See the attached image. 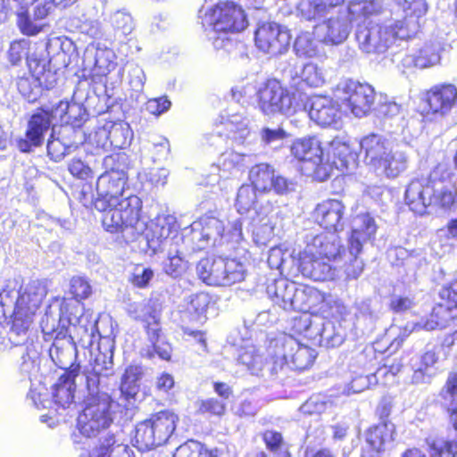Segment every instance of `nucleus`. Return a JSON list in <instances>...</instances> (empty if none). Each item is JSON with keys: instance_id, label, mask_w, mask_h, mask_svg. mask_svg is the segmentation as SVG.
<instances>
[{"instance_id": "nucleus-1", "label": "nucleus", "mask_w": 457, "mask_h": 457, "mask_svg": "<svg viewBox=\"0 0 457 457\" xmlns=\"http://www.w3.org/2000/svg\"><path fill=\"white\" fill-rule=\"evenodd\" d=\"M115 159V155L104 157L103 164L110 170L103 173L96 182L98 197L95 201V207L104 212L103 226L110 233H127L132 238L146 230L145 238L149 248L158 252L171 234L177 232L176 217L159 214L147 228L141 216L142 200L133 194L124 195L128 175L123 170L112 168Z\"/></svg>"}, {"instance_id": "nucleus-2", "label": "nucleus", "mask_w": 457, "mask_h": 457, "mask_svg": "<svg viewBox=\"0 0 457 457\" xmlns=\"http://www.w3.org/2000/svg\"><path fill=\"white\" fill-rule=\"evenodd\" d=\"M455 197L451 173L444 165H437L428 178L411 180L405 190L406 204L412 212L420 215L428 207L449 209Z\"/></svg>"}, {"instance_id": "nucleus-3", "label": "nucleus", "mask_w": 457, "mask_h": 457, "mask_svg": "<svg viewBox=\"0 0 457 457\" xmlns=\"http://www.w3.org/2000/svg\"><path fill=\"white\" fill-rule=\"evenodd\" d=\"M79 378L87 381V387H85L84 409L78 418V428L83 436L95 437L113 422L115 403L103 388L96 387V377Z\"/></svg>"}, {"instance_id": "nucleus-4", "label": "nucleus", "mask_w": 457, "mask_h": 457, "mask_svg": "<svg viewBox=\"0 0 457 457\" xmlns=\"http://www.w3.org/2000/svg\"><path fill=\"white\" fill-rule=\"evenodd\" d=\"M359 145L365 164L380 175L394 179L407 169L408 155L403 151L394 150L393 143L383 135L364 136Z\"/></svg>"}, {"instance_id": "nucleus-5", "label": "nucleus", "mask_w": 457, "mask_h": 457, "mask_svg": "<svg viewBox=\"0 0 457 457\" xmlns=\"http://www.w3.org/2000/svg\"><path fill=\"white\" fill-rule=\"evenodd\" d=\"M202 25L214 48L228 51L233 43L227 34L244 30L248 21L242 7L232 2H226L206 11L202 17Z\"/></svg>"}, {"instance_id": "nucleus-6", "label": "nucleus", "mask_w": 457, "mask_h": 457, "mask_svg": "<svg viewBox=\"0 0 457 457\" xmlns=\"http://www.w3.org/2000/svg\"><path fill=\"white\" fill-rule=\"evenodd\" d=\"M378 10V4L371 0L351 2L347 10H339L318 24L315 27V33L323 44L338 46L347 39L351 31V21L357 22L362 15L373 14Z\"/></svg>"}, {"instance_id": "nucleus-7", "label": "nucleus", "mask_w": 457, "mask_h": 457, "mask_svg": "<svg viewBox=\"0 0 457 457\" xmlns=\"http://www.w3.org/2000/svg\"><path fill=\"white\" fill-rule=\"evenodd\" d=\"M70 292L74 296L73 299L64 298L60 305V320L63 326L65 324L73 327L81 334L82 337H87L89 344L92 345V339L95 337L96 330V320L92 314L84 313L83 308L79 304L81 300L88 298L92 294V287L89 281L82 277H74L71 279Z\"/></svg>"}, {"instance_id": "nucleus-8", "label": "nucleus", "mask_w": 457, "mask_h": 457, "mask_svg": "<svg viewBox=\"0 0 457 457\" xmlns=\"http://www.w3.org/2000/svg\"><path fill=\"white\" fill-rule=\"evenodd\" d=\"M362 15L357 21L355 38L359 48L366 54H381L386 52L397 39H407L408 29L401 22L386 25L374 24L370 17Z\"/></svg>"}, {"instance_id": "nucleus-9", "label": "nucleus", "mask_w": 457, "mask_h": 457, "mask_svg": "<svg viewBox=\"0 0 457 457\" xmlns=\"http://www.w3.org/2000/svg\"><path fill=\"white\" fill-rule=\"evenodd\" d=\"M196 273L207 285L226 287L243 281L246 269L237 259L204 258L197 263Z\"/></svg>"}, {"instance_id": "nucleus-10", "label": "nucleus", "mask_w": 457, "mask_h": 457, "mask_svg": "<svg viewBox=\"0 0 457 457\" xmlns=\"http://www.w3.org/2000/svg\"><path fill=\"white\" fill-rule=\"evenodd\" d=\"M439 295L440 302L433 308L430 319L424 322L408 323L403 328L401 342L413 331L442 329L457 318V278L444 287Z\"/></svg>"}, {"instance_id": "nucleus-11", "label": "nucleus", "mask_w": 457, "mask_h": 457, "mask_svg": "<svg viewBox=\"0 0 457 457\" xmlns=\"http://www.w3.org/2000/svg\"><path fill=\"white\" fill-rule=\"evenodd\" d=\"M272 354L271 372L278 373L285 367L303 370L309 368L316 358L314 349L299 344L294 337H288L279 343L277 341Z\"/></svg>"}, {"instance_id": "nucleus-12", "label": "nucleus", "mask_w": 457, "mask_h": 457, "mask_svg": "<svg viewBox=\"0 0 457 457\" xmlns=\"http://www.w3.org/2000/svg\"><path fill=\"white\" fill-rule=\"evenodd\" d=\"M291 154L306 165V172L319 180L329 177L330 165L325 160L320 141L316 137L296 138L290 147Z\"/></svg>"}, {"instance_id": "nucleus-13", "label": "nucleus", "mask_w": 457, "mask_h": 457, "mask_svg": "<svg viewBox=\"0 0 457 457\" xmlns=\"http://www.w3.org/2000/svg\"><path fill=\"white\" fill-rule=\"evenodd\" d=\"M258 104L260 109L266 114L291 115L301 108L297 94L290 93L276 79L269 80L264 87L260 89Z\"/></svg>"}, {"instance_id": "nucleus-14", "label": "nucleus", "mask_w": 457, "mask_h": 457, "mask_svg": "<svg viewBox=\"0 0 457 457\" xmlns=\"http://www.w3.org/2000/svg\"><path fill=\"white\" fill-rule=\"evenodd\" d=\"M337 96L351 113L361 118L371 110L375 100V92L373 87L368 84L349 79L337 86Z\"/></svg>"}, {"instance_id": "nucleus-15", "label": "nucleus", "mask_w": 457, "mask_h": 457, "mask_svg": "<svg viewBox=\"0 0 457 457\" xmlns=\"http://www.w3.org/2000/svg\"><path fill=\"white\" fill-rule=\"evenodd\" d=\"M267 294L274 304L285 311L305 312L307 287H299L295 282L280 278L267 286Z\"/></svg>"}, {"instance_id": "nucleus-16", "label": "nucleus", "mask_w": 457, "mask_h": 457, "mask_svg": "<svg viewBox=\"0 0 457 457\" xmlns=\"http://www.w3.org/2000/svg\"><path fill=\"white\" fill-rule=\"evenodd\" d=\"M113 347L114 345L112 338L109 337H100L96 349V352L92 350V354H94V362L88 367L84 368L82 370L81 368H79V374H78L76 378L79 381L85 382V387H87V381L80 379L79 378L83 377V378H87L95 376L97 378L96 387L103 388L101 385L102 378L107 377L112 372Z\"/></svg>"}, {"instance_id": "nucleus-17", "label": "nucleus", "mask_w": 457, "mask_h": 457, "mask_svg": "<svg viewBox=\"0 0 457 457\" xmlns=\"http://www.w3.org/2000/svg\"><path fill=\"white\" fill-rule=\"evenodd\" d=\"M140 313L136 316L137 319L147 322L146 333L147 338L153 350H146L145 355L152 358L156 353L161 359L168 361L171 356V346L163 338L158 323V313L152 309L149 304L140 303L137 305Z\"/></svg>"}, {"instance_id": "nucleus-18", "label": "nucleus", "mask_w": 457, "mask_h": 457, "mask_svg": "<svg viewBox=\"0 0 457 457\" xmlns=\"http://www.w3.org/2000/svg\"><path fill=\"white\" fill-rule=\"evenodd\" d=\"M32 71L31 77L21 78L17 82L20 93L29 101L35 102L41 95L42 87L49 89L55 83V77L50 71H46V63L37 60H29Z\"/></svg>"}, {"instance_id": "nucleus-19", "label": "nucleus", "mask_w": 457, "mask_h": 457, "mask_svg": "<svg viewBox=\"0 0 457 457\" xmlns=\"http://www.w3.org/2000/svg\"><path fill=\"white\" fill-rule=\"evenodd\" d=\"M287 29L276 22H264L255 31L256 46L264 53L277 55L284 53L290 44Z\"/></svg>"}, {"instance_id": "nucleus-20", "label": "nucleus", "mask_w": 457, "mask_h": 457, "mask_svg": "<svg viewBox=\"0 0 457 457\" xmlns=\"http://www.w3.org/2000/svg\"><path fill=\"white\" fill-rule=\"evenodd\" d=\"M305 107L309 108L311 120L321 127L336 125L341 119L337 102L329 96H312Z\"/></svg>"}, {"instance_id": "nucleus-21", "label": "nucleus", "mask_w": 457, "mask_h": 457, "mask_svg": "<svg viewBox=\"0 0 457 457\" xmlns=\"http://www.w3.org/2000/svg\"><path fill=\"white\" fill-rule=\"evenodd\" d=\"M307 308L304 312L320 314L325 319L336 318L342 315L345 306L336 296L326 295L316 288L307 287Z\"/></svg>"}, {"instance_id": "nucleus-22", "label": "nucleus", "mask_w": 457, "mask_h": 457, "mask_svg": "<svg viewBox=\"0 0 457 457\" xmlns=\"http://www.w3.org/2000/svg\"><path fill=\"white\" fill-rule=\"evenodd\" d=\"M52 126L49 113L47 112H39L33 114L29 120L25 137L17 140V147L21 152H30L32 148L42 145L46 133ZM54 125H53V130Z\"/></svg>"}, {"instance_id": "nucleus-23", "label": "nucleus", "mask_w": 457, "mask_h": 457, "mask_svg": "<svg viewBox=\"0 0 457 457\" xmlns=\"http://www.w3.org/2000/svg\"><path fill=\"white\" fill-rule=\"evenodd\" d=\"M345 205L337 199H328L318 204L312 212L313 220L325 229L337 232L344 228Z\"/></svg>"}, {"instance_id": "nucleus-24", "label": "nucleus", "mask_w": 457, "mask_h": 457, "mask_svg": "<svg viewBox=\"0 0 457 457\" xmlns=\"http://www.w3.org/2000/svg\"><path fill=\"white\" fill-rule=\"evenodd\" d=\"M307 253H316L320 257L328 262H339L344 256V252L339 237L334 233H324L312 237L307 241Z\"/></svg>"}, {"instance_id": "nucleus-25", "label": "nucleus", "mask_w": 457, "mask_h": 457, "mask_svg": "<svg viewBox=\"0 0 457 457\" xmlns=\"http://www.w3.org/2000/svg\"><path fill=\"white\" fill-rule=\"evenodd\" d=\"M299 269L304 277L314 280L333 279L337 270L316 253H307V248H304L299 254Z\"/></svg>"}, {"instance_id": "nucleus-26", "label": "nucleus", "mask_w": 457, "mask_h": 457, "mask_svg": "<svg viewBox=\"0 0 457 457\" xmlns=\"http://www.w3.org/2000/svg\"><path fill=\"white\" fill-rule=\"evenodd\" d=\"M427 102L432 113L445 116L457 106V88L452 84L435 86L428 92Z\"/></svg>"}, {"instance_id": "nucleus-27", "label": "nucleus", "mask_w": 457, "mask_h": 457, "mask_svg": "<svg viewBox=\"0 0 457 457\" xmlns=\"http://www.w3.org/2000/svg\"><path fill=\"white\" fill-rule=\"evenodd\" d=\"M328 156L330 170L333 166L342 171L355 166L356 155L350 145L349 139L345 137H336L330 141Z\"/></svg>"}, {"instance_id": "nucleus-28", "label": "nucleus", "mask_w": 457, "mask_h": 457, "mask_svg": "<svg viewBox=\"0 0 457 457\" xmlns=\"http://www.w3.org/2000/svg\"><path fill=\"white\" fill-rule=\"evenodd\" d=\"M222 120L221 125L233 144L248 148L251 145L250 120L241 113H234L225 119L222 117Z\"/></svg>"}, {"instance_id": "nucleus-29", "label": "nucleus", "mask_w": 457, "mask_h": 457, "mask_svg": "<svg viewBox=\"0 0 457 457\" xmlns=\"http://www.w3.org/2000/svg\"><path fill=\"white\" fill-rule=\"evenodd\" d=\"M78 374H79V368L73 367L62 375L54 386V401L62 408H66L73 403L76 387H85V382H80L76 378Z\"/></svg>"}, {"instance_id": "nucleus-30", "label": "nucleus", "mask_w": 457, "mask_h": 457, "mask_svg": "<svg viewBox=\"0 0 457 457\" xmlns=\"http://www.w3.org/2000/svg\"><path fill=\"white\" fill-rule=\"evenodd\" d=\"M193 239L198 240V247L204 248L208 245H215L224 232L223 222L215 217H204L198 222H194Z\"/></svg>"}, {"instance_id": "nucleus-31", "label": "nucleus", "mask_w": 457, "mask_h": 457, "mask_svg": "<svg viewBox=\"0 0 457 457\" xmlns=\"http://www.w3.org/2000/svg\"><path fill=\"white\" fill-rule=\"evenodd\" d=\"M46 294L45 284L39 280H33L21 288L15 308L35 315Z\"/></svg>"}, {"instance_id": "nucleus-32", "label": "nucleus", "mask_w": 457, "mask_h": 457, "mask_svg": "<svg viewBox=\"0 0 457 457\" xmlns=\"http://www.w3.org/2000/svg\"><path fill=\"white\" fill-rule=\"evenodd\" d=\"M251 151L252 149L248 147V150L245 152L228 149L222 153L217 164L220 177L228 179L236 177L242 172L247 165V159L250 156Z\"/></svg>"}, {"instance_id": "nucleus-33", "label": "nucleus", "mask_w": 457, "mask_h": 457, "mask_svg": "<svg viewBox=\"0 0 457 457\" xmlns=\"http://www.w3.org/2000/svg\"><path fill=\"white\" fill-rule=\"evenodd\" d=\"M345 0H300L298 15L306 21H317L331 14Z\"/></svg>"}, {"instance_id": "nucleus-34", "label": "nucleus", "mask_w": 457, "mask_h": 457, "mask_svg": "<svg viewBox=\"0 0 457 457\" xmlns=\"http://www.w3.org/2000/svg\"><path fill=\"white\" fill-rule=\"evenodd\" d=\"M377 225L370 214L359 215L353 221V227L349 238L352 251H361L362 245L370 240L376 234Z\"/></svg>"}, {"instance_id": "nucleus-35", "label": "nucleus", "mask_w": 457, "mask_h": 457, "mask_svg": "<svg viewBox=\"0 0 457 457\" xmlns=\"http://www.w3.org/2000/svg\"><path fill=\"white\" fill-rule=\"evenodd\" d=\"M49 355L52 361L60 369L71 370L73 367L79 365H73V361L76 356V347L70 339H56L49 349Z\"/></svg>"}, {"instance_id": "nucleus-36", "label": "nucleus", "mask_w": 457, "mask_h": 457, "mask_svg": "<svg viewBox=\"0 0 457 457\" xmlns=\"http://www.w3.org/2000/svg\"><path fill=\"white\" fill-rule=\"evenodd\" d=\"M403 11L405 13L403 21H396L403 24V28L408 29V38L420 27V19L422 18L428 11V4L424 0H404Z\"/></svg>"}, {"instance_id": "nucleus-37", "label": "nucleus", "mask_w": 457, "mask_h": 457, "mask_svg": "<svg viewBox=\"0 0 457 457\" xmlns=\"http://www.w3.org/2000/svg\"><path fill=\"white\" fill-rule=\"evenodd\" d=\"M178 416L170 411H162L153 414L148 420L161 444H164L176 428Z\"/></svg>"}, {"instance_id": "nucleus-38", "label": "nucleus", "mask_w": 457, "mask_h": 457, "mask_svg": "<svg viewBox=\"0 0 457 457\" xmlns=\"http://www.w3.org/2000/svg\"><path fill=\"white\" fill-rule=\"evenodd\" d=\"M320 43V40L315 39L310 32H303L296 37L294 50L299 57L320 58L324 56Z\"/></svg>"}, {"instance_id": "nucleus-39", "label": "nucleus", "mask_w": 457, "mask_h": 457, "mask_svg": "<svg viewBox=\"0 0 457 457\" xmlns=\"http://www.w3.org/2000/svg\"><path fill=\"white\" fill-rule=\"evenodd\" d=\"M237 362L253 375H258L263 369L265 361L255 345L246 344L241 346L237 353Z\"/></svg>"}, {"instance_id": "nucleus-40", "label": "nucleus", "mask_w": 457, "mask_h": 457, "mask_svg": "<svg viewBox=\"0 0 457 457\" xmlns=\"http://www.w3.org/2000/svg\"><path fill=\"white\" fill-rule=\"evenodd\" d=\"M394 434V425L391 423H380L370 428L366 433V441L377 453L384 450L386 443L391 442Z\"/></svg>"}, {"instance_id": "nucleus-41", "label": "nucleus", "mask_w": 457, "mask_h": 457, "mask_svg": "<svg viewBox=\"0 0 457 457\" xmlns=\"http://www.w3.org/2000/svg\"><path fill=\"white\" fill-rule=\"evenodd\" d=\"M274 173L272 167L267 163H260L252 167L249 171L251 186L259 192L266 193L270 191Z\"/></svg>"}, {"instance_id": "nucleus-42", "label": "nucleus", "mask_w": 457, "mask_h": 457, "mask_svg": "<svg viewBox=\"0 0 457 457\" xmlns=\"http://www.w3.org/2000/svg\"><path fill=\"white\" fill-rule=\"evenodd\" d=\"M86 54L87 58L89 55L94 58L96 72L99 75H105L115 67V54L110 48L99 46L87 48Z\"/></svg>"}, {"instance_id": "nucleus-43", "label": "nucleus", "mask_w": 457, "mask_h": 457, "mask_svg": "<svg viewBox=\"0 0 457 457\" xmlns=\"http://www.w3.org/2000/svg\"><path fill=\"white\" fill-rule=\"evenodd\" d=\"M142 368L137 365H129L122 375L120 390L127 399L134 398L139 391V380L142 377Z\"/></svg>"}, {"instance_id": "nucleus-44", "label": "nucleus", "mask_w": 457, "mask_h": 457, "mask_svg": "<svg viewBox=\"0 0 457 457\" xmlns=\"http://www.w3.org/2000/svg\"><path fill=\"white\" fill-rule=\"evenodd\" d=\"M361 251H352V247L349 246L347 252H344V256L339 262H344V264L338 266V271H342L345 279H356L363 271V262L358 258V254Z\"/></svg>"}, {"instance_id": "nucleus-45", "label": "nucleus", "mask_w": 457, "mask_h": 457, "mask_svg": "<svg viewBox=\"0 0 457 457\" xmlns=\"http://www.w3.org/2000/svg\"><path fill=\"white\" fill-rule=\"evenodd\" d=\"M135 441L137 447L142 451L162 445L148 420L140 422L136 427Z\"/></svg>"}, {"instance_id": "nucleus-46", "label": "nucleus", "mask_w": 457, "mask_h": 457, "mask_svg": "<svg viewBox=\"0 0 457 457\" xmlns=\"http://www.w3.org/2000/svg\"><path fill=\"white\" fill-rule=\"evenodd\" d=\"M430 457H457V441L444 437L427 439Z\"/></svg>"}, {"instance_id": "nucleus-47", "label": "nucleus", "mask_w": 457, "mask_h": 457, "mask_svg": "<svg viewBox=\"0 0 457 457\" xmlns=\"http://www.w3.org/2000/svg\"><path fill=\"white\" fill-rule=\"evenodd\" d=\"M93 457H130L129 446L122 443H118L113 436L106 437L96 448Z\"/></svg>"}, {"instance_id": "nucleus-48", "label": "nucleus", "mask_w": 457, "mask_h": 457, "mask_svg": "<svg viewBox=\"0 0 457 457\" xmlns=\"http://www.w3.org/2000/svg\"><path fill=\"white\" fill-rule=\"evenodd\" d=\"M108 129L110 146L121 149L129 145L133 133L129 123L123 121L115 122Z\"/></svg>"}, {"instance_id": "nucleus-49", "label": "nucleus", "mask_w": 457, "mask_h": 457, "mask_svg": "<svg viewBox=\"0 0 457 457\" xmlns=\"http://www.w3.org/2000/svg\"><path fill=\"white\" fill-rule=\"evenodd\" d=\"M439 49L440 46L437 44H426L413 57L414 66L425 69L439 63L441 59Z\"/></svg>"}, {"instance_id": "nucleus-50", "label": "nucleus", "mask_w": 457, "mask_h": 457, "mask_svg": "<svg viewBox=\"0 0 457 457\" xmlns=\"http://www.w3.org/2000/svg\"><path fill=\"white\" fill-rule=\"evenodd\" d=\"M256 191L253 186L249 184L242 185L237 194L235 207L241 214L247 213L257 203Z\"/></svg>"}, {"instance_id": "nucleus-51", "label": "nucleus", "mask_w": 457, "mask_h": 457, "mask_svg": "<svg viewBox=\"0 0 457 457\" xmlns=\"http://www.w3.org/2000/svg\"><path fill=\"white\" fill-rule=\"evenodd\" d=\"M386 369H378V370L369 376H357L353 378L351 383L346 386L343 391L345 395L358 394L369 388L371 385H376L381 375L386 373Z\"/></svg>"}, {"instance_id": "nucleus-52", "label": "nucleus", "mask_w": 457, "mask_h": 457, "mask_svg": "<svg viewBox=\"0 0 457 457\" xmlns=\"http://www.w3.org/2000/svg\"><path fill=\"white\" fill-rule=\"evenodd\" d=\"M174 457H218L216 451L207 449L201 443L189 440L179 445L173 455Z\"/></svg>"}, {"instance_id": "nucleus-53", "label": "nucleus", "mask_w": 457, "mask_h": 457, "mask_svg": "<svg viewBox=\"0 0 457 457\" xmlns=\"http://www.w3.org/2000/svg\"><path fill=\"white\" fill-rule=\"evenodd\" d=\"M301 78L311 87H322L327 81L325 70L314 62H308L303 66Z\"/></svg>"}, {"instance_id": "nucleus-54", "label": "nucleus", "mask_w": 457, "mask_h": 457, "mask_svg": "<svg viewBox=\"0 0 457 457\" xmlns=\"http://www.w3.org/2000/svg\"><path fill=\"white\" fill-rule=\"evenodd\" d=\"M211 303V297L208 294L201 292L190 295L186 300V310L193 316V319L201 320Z\"/></svg>"}, {"instance_id": "nucleus-55", "label": "nucleus", "mask_w": 457, "mask_h": 457, "mask_svg": "<svg viewBox=\"0 0 457 457\" xmlns=\"http://www.w3.org/2000/svg\"><path fill=\"white\" fill-rule=\"evenodd\" d=\"M17 24L23 34L34 36L46 27L45 21H38L35 17L31 18L27 14V8L17 10Z\"/></svg>"}, {"instance_id": "nucleus-56", "label": "nucleus", "mask_w": 457, "mask_h": 457, "mask_svg": "<svg viewBox=\"0 0 457 457\" xmlns=\"http://www.w3.org/2000/svg\"><path fill=\"white\" fill-rule=\"evenodd\" d=\"M287 133L280 127L277 128H262L260 131V138L263 145L274 148L282 145L283 141L287 137Z\"/></svg>"}, {"instance_id": "nucleus-57", "label": "nucleus", "mask_w": 457, "mask_h": 457, "mask_svg": "<svg viewBox=\"0 0 457 457\" xmlns=\"http://www.w3.org/2000/svg\"><path fill=\"white\" fill-rule=\"evenodd\" d=\"M260 222L253 230V240L259 245H266L274 237V225L267 215Z\"/></svg>"}, {"instance_id": "nucleus-58", "label": "nucleus", "mask_w": 457, "mask_h": 457, "mask_svg": "<svg viewBox=\"0 0 457 457\" xmlns=\"http://www.w3.org/2000/svg\"><path fill=\"white\" fill-rule=\"evenodd\" d=\"M111 22L113 29L124 36L129 35L135 28L131 15L121 11L112 15Z\"/></svg>"}, {"instance_id": "nucleus-59", "label": "nucleus", "mask_w": 457, "mask_h": 457, "mask_svg": "<svg viewBox=\"0 0 457 457\" xmlns=\"http://www.w3.org/2000/svg\"><path fill=\"white\" fill-rule=\"evenodd\" d=\"M33 316L30 313L14 308L12 333L17 336L25 335L32 323Z\"/></svg>"}, {"instance_id": "nucleus-60", "label": "nucleus", "mask_w": 457, "mask_h": 457, "mask_svg": "<svg viewBox=\"0 0 457 457\" xmlns=\"http://www.w3.org/2000/svg\"><path fill=\"white\" fill-rule=\"evenodd\" d=\"M163 269L168 275L176 278L180 276L186 270L187 262L183 260L179 252H176L175 254L170 253Z\"/></svg>"}, {"instance_id": "nucleus-61", "label": "nucleus", "mask_w": 457, "mask_h": 457, "mask_svg": "<svg viewBox=\"0 0 457 457\" xmlns=\"http://www.w3.org/2000/svg\"><path fill=\"white\" fill-rule=\"evenodd\" d=\"M71 147L72 145L64 144L59 138H54L53 134H51L47 142L48 155L55 162L62 160L69 154Z\"/></svg>"}, {"instance_id": "nucleus-62", "label": "nucleus", "mask_w": 457, "mask_h": 457, "mask_svg": "<svg viewBox=\"0 0 457 457\" xmlns=\"http://www.w3.org/2000/svg\"><path fill=\"white\" fill-rule=\"evenodd\" d=\"M328 403L323 395H313L300 407V411L309 415L320 414L326 411Z\"/></svg>"}, {"instance_id": "nucleus-63", "label": "nucleus", "mask_w": 457, "mask_h": 457, "mask_svg": "<svg viewBox=\"0 0 457 457\" xmlns=\"http://www.w3.org/2000/svg\"><path fill=\"white\" fill-rule=\"evenodd\" d=\"M320 336L321 342L328 347L338 346L344 341L343 336L334 331V326L329 321L323 324Z\"/></svg>"}, {"instance_id": "nucleus-64", "label": "nucleus", "mask_w": 457, "mask_h": 457, "mask_svg": "<svg viewBox=\"0 0 457 457\" xmlns=\"http://www.w3.org/2000/svg\"><path fill=\"white\" fill-rule=\"evenodd\" d=\"M70 102L68 101H59L57 104H53L51 107L46 106L42 109V112H47L49 113L50 120L54 122L60 121L61 123H65V119L68 114ZM54 125V123H52Z\"/></svg>"}]
</instances>
